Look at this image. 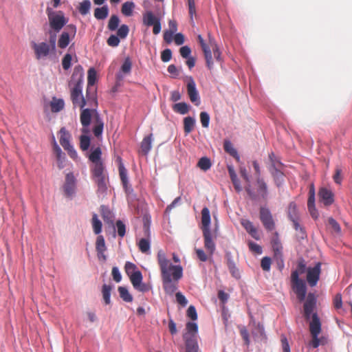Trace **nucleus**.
<instances>
[{"label":"nucleus","instance_id":"obj_12","mask_svg":"<svg viewBox=\"0 0 352 352\" xmlns=\"http://www.w3.org/2000/svg\"><path fill=\"white\" fill-rule=\"evenodd\" d=\"M76 178L72 173H67L65 177V182L63 185L65 195L72 197L76 191Z\"/></svg>","mask_w":352,"mask_h":352},{"label":"nucleus","instance_id":"obj_26","mask_svg":"<svg viewBox=\"0 0 352 352\" xmlns=\"http://www.w3.org/2000/svg\"><path fill=\"white\" fill-rule=\"evenodd\" d=\"M86 104L98 107L97 91L96 88H87L86 90Z\"/></svg>","mask_w":352,"mask_h":352},{"label":"nucleus","instance_id":"obj_17","mask_svg":"<svg viewBox=\"0 0 352 352\" xmlns=\"http://www.w3.org/2000/svg\"><path fill=\"white\" fill-rule=\"evenodd\" d=\"M102 151L100 147L96 148L94 150L91 151L89 156V160L92 162V166L91 168H105L104 163L101 160Z\"/></svg>","mask_w":352,"mask_h":352},{"label":"nucleus","instance_id":"obj_1","mask_svg":"<svg viewBox=\"0 0 352 352\" xmlns=\"http://www.w3.org/2000/svg\"><path fill=\"white\" fill-rule=\"evenodd\" d=\"M157 259L161 271L163 289L166 294L171 296L177 289L178 281L183 276V269L180 265H173L162 250L158 251Z\"/></svg>","mask_w":352,"mask_h":352},{"label":"nucleus","instance_id":"obj_16","mask_svg":"<svg viewBox=\"0 0 352 352\" xmlns=\"http://www.w3.org/2000/svg\"><path fill=\"white\" fill-rule=\"evenodd\" d=\"M318 197L320 202L324 206H329L334 201V195L333 192L327 188H321L318 191Z\"/></svg>","mask_w":352,"mask_h":352},{"label":"nucleus","instance_id":"obj_24","mask_svg":"<svg viewBox=\"0 0 352 352\" xmlns=\"http://www.w3.org/2000/svg\"><path fill=\"white\" fill-rule=\"evenodd\" d=\"M242 226L245 230L256 240L260 239V236L257 229L254 226L253 223L248 219H242L241 221Z\"/></svg>","mask_w":352,"mask_h":352},{"label":"nucleus","instance_id":"obj_19","mask_svg":"<svg viewBox=\"0 0 352 352\" xmlns=\"http://www.w3.org/2000/svg\"><path fill=\"white\" fill-rule=\"evenodd\" d=\"M187 91L190 101L198 106L200 104L199 96L196 89L195 83L192 78L187 85Z\"/></svg>","mask_w":352,"mask_h":352},{"label":"nucleus","instance_id":"obj_57","mask_svg":"<svg viewBox=\"0 0 352 352\" xmlns=\"http://www.w3.org/2000/svg\"><path fill=\"white\" fill-rule=\"evenodd\" d=\"M328 223L336 233L340 234L341 232V228L339 223L333 218H329Z\"/></svg>","mask_w":352,"mask_h":352},{"label":"nucleus","instance_id":"obj_39","mask_svg":"<svg viewBox=\"0 0 352 352\" xmlns=\"http://www.w3.org/2000/svg\"><path fill=\"white\" fill-rule=\"evenodd\" d=\"M256 184L258 186V190L261 193L263 198H265L267 195V187L266 183L261 177H257Z\"/></svg>","mask_w":352,"mask_h":352},{"label":"nucleus","instance_id":"obj_46","mask_svg":"<svg viewBox=\"0 0 352 352\" xmlns=\"http://www.w3.org/2000/svg\"><path fill=\"white\" fill-rule=\"evenodd\" d=\"M186 352H198V344L195 340L192 338L186 340Z\"/></svg>","mask_w":352,"mask_h":352},{"label":"nucleus","instance_id":"obj_2","mask_svg":"<svg viewBox=\"0 0 352 352\" xmlns=\"http://www.w3.org/2000/svg\"><path fill=\"white\" fill-rule=\"evenodd\" d=\"M91 119H93L94 124L93 133L97 138H100L103 132L104 122L95 109H84L81 111L80 115V121L82 126L81 131L83 135H86L90 133L89 125Z\"/></svg>","mask_w":352,"mask_h":352},{"label":"nucleus","instance_id":"obj_60","mask_svg":"<svg viewBox=\"0 0 352 352\" xmlns=\"http://www.w3.org/2000/svg\"><path fill=\"white\" fill-rule=\"evenodd\" d=\"M271 259L267 256H265L262 258L261 266L264 271H269L271 266Z\"/></svg>","mask_w":352,"mask_h":352},{"label":"nucleus","instance_id":"obj_38","mask_svg":"<svg viewBox=\"0 0 352 352\" xmlns=\"http://www.w3.org/2000/svg\"><path fill=\"white\" fill-rule=\"evenodd\" d=\"M274 179L278 186H280L283 182V173L280 170V168L272 169L270 170Z\"/></svg>","mask_w":352,"mask_h":352},{"label":"nucleus","instance_id":"obj_3","mask_svg":"<svg viewBox=\"0 0 352 352\" xmlns=\"http://www.w3.org/2000/svg\"><path fill=\"white\" fill-rule=\"evenodd\" d=\"M83 69L80 65L75 67L69 85H74L71 89L70 98L74 107H79L82 110L86 105V100L82 96Z\"/></svg>","mask_w":352,"mask_h":352},{"label":"nucleus","instance_id":"obj_8","mask_svg":"<svg viewBox=\"0 0 352 352\" xmlns=\"http://www.w3.org/2000/svg\"><path fill=\"white\" fill-rule=\"evenodd\" d=\"M287 214L289 219L293 222L294 229L299 232V236L301 239L305 238L306 233L299 223V213L296 203H289L287 208Z\"/></svg>","mask_w":352,"mask_h":352},{"label":"nucleus","instance_id":"obj_56","mask_svg":"<svg viewBox=\"0 0 352 352\" xmlns=\"http://www.w3.org/2000/svg\"><path fill=\"white\" fill-rule=\"evenodd\" d=\"M200 120L202 124V126L204 128H207L209 126L210 122V116L208 113L205 111H202L200 113Z\"/></svg>","mask_w":352,"mask_h":352},{"label":"nucleus","instance_id":"obj_45","mask_svg":"<svg viewBox=\"0 0 352 352\" xmlns=\"http://www.w3.org/2000/svg\"><path fill=\"white\" fill-rule=\"evenodd\" d=\"M118 292L120 298L125 302H130L133 300V297L129 292L128 289L124 287H119Z\"/></svg>","mask_w":352,"mask_h":352},{"label":"nucleus","instance_id":"obj_55","mask_svg":"<svg viewBox=\"0 0 352 352\" xmlns=\"http://www.w3.org/2000/svg\"><path fill=\"white\" fill-rule=\"evenodd\" d=\"M129 32L128 25H122L117 31V36L121 38H124L127 36Z\"/></svg>","mask_w":352,"mask_h":352},{"label":"nucleus","instance_id":"obj_42","mask_svg":"<svg viewBox=\"0 0 352 352\" xmlns=\"http://www.w3.org/2000/svg\"><path fill=\"white\" fill-rule=\"evenodd\" d=\"M173 109L174 111H175L177 113L184 115L188 112L189 107L185 102H179V103L175 104L173 106Z\"/></svg>","mask_w":352,"mask_h":352},{"label":"nucleus","instance_id":"obj_21","mask_svg":"<svg viewBox=\"0 0 352 352\" xmlns=\"http://www.w3.org/2000/svg\"><path fill=\"white\" fill-rule=\"evenodd\" d=\"M96 250L97 252L98 257L99 259H102L103 261L107 260V256L104 254V252L107 250L105 241L103 236L99 235L98 236L96 241Z\"/></svg>","mask_w":352,"mask_h":352},{"label":"nucleus","instance_id":"obj_49","mask_svg":"<svg viewBox=\"0 0 352 352\" xmlns=\"http://www.w3.org/2000/svg\"><path fill=\"white\" fill-rule=\"evenodd\" d=\"M223 148L226 153H229L232 157L238 156L236 150L233 147L232 144L229 140L224 141Z\"/></svg>","mask_w":352,"mask_h":352},{"label":"nucleus","instance_id":"obj_58","mask_svg":"<svg viewBox=\"0 0 352 352\" xmlns=\"http://www.w3.org/2000/svg\"><path fill=\"white\" fill-rule=\"evenodd\" d=\"M125 272L126 274L130 277L133 273L137 272L136 266L135 264L131 262H126L124 266Z\"/></svg>","mask_w":352,"mask_h":352},{"label":"nucleus","instance_id":"obj_36","mask_svg":"<svg viewBox=\"0 0 352 352\" xmlns=\"http://www.w3.org/2000/svg\"><path fill=\"white\" fill-rule=\"evenodd\" d=\"M311 340L309 342V345L316 349L320 345H324L326 343V340L324 337L318 338L319 334H311Z\"/></svg>","mask_w":352,"mask_h":352},{"label":"nucleus","instance_id":"obj_48","mask_svg":"<svg viewBox=\"0 0 352 352\" xmlns=\"http://www.w3.org/2000/svg\"><path fill=\"white\" fill-rule=\"evenodd\" d=\"M209 36H210V47H212L214 56L217 60H220L221 52L218 48V46L215 42V40L211 36V34H209Z\"/></svg>","mask_w":352,"mask_h":352},{"label":"nucleus","instance_id":"obj_5","mask_svg":"<svg viewBox=\"0 0 352 352\" xmlns=\"http://www.w3.org/2000/svg\"><path fill=\"white\" fill-rule=\"evenodd\" d=\"M49 41L35 43L32 42V47L34 50L35 57L37 60L45 58L53 53L56 50V34L49 31Z\"/></svg>","mask_w":352,"mask_h":352},{"label":"nucleus","instance_id":"obj_33","mask_svg":"<svg viewBox=\"0 0 352 352\" xmlns=\"http://www.w3.org/2000/svg\"><path fill=\"white\" fill-rule=\"evenodd\" d=\"M100 212L103 220L107 223L113 224V214L111 212L104 206L100 207Z\"/></svg>","mask_w":352,"mask_h":352},{"label":"nucleus","instance_id":"obj_43","mask_svg":"<svg viewBox=\"0 0 352 352\" xmlns=\"http://www.w3.org/2000/svg\"><path fill=\"white\" fill-rule=\"evenodd\" d=\"M91 222L94 232L99 234L102 231V222L98 219L96 214H93Z\"/></svg>","mask_w":352,"mask_h":352},{"label":"nucleus","instance_id":"obj_9","mask_svg":"<svg viewBox=\"0 0 352 352\" xmlns=\"http://www.w3.org/2000/svg\"><path fill=\"white\" fill-rule=\"evenodd\" d=\"M59 134V142L60 145L72 158H76L77 157V153L74 146L70 144L71 134L65 127H62L60 129Z\"/></svg>","mask_w":352,"mask_h":352},{"label":"nucleus","instance_id":"obj_11","mask_svg":"<svg viewBox=\"0 0 352 352\" xmlns=\"http://www.w3.org/2000/svg\"><path fill=\"white\" fill-rule=\"evenodd\" d=\"M321 272V263H317L314 267H309L307 270V281L310 287H315L319 279Z\"/></svg>","mask_w":352,"mask_h":352},{"label":"nucleus","instance_id":"obj_27","mask_svg":"<svg viewBox=\"0 0 352 352\" xmlns=\"http://www.w3.org/2000/svg\"><path fill=\"white\" fill-rule=\"evenodd\" d=\"M160 19L156 16L151 11H146L142 15V22L146 26H152L153 24L158 21Z\"/></svg>","mask_w":352,"mask_h":352},{"label":"nucleus","instance_id":"obj_52","mask_svg":"<svg viewBox=\"0 0 352 352\" xmlns=\"http://www.w3.org/2000/svg\"><path fill=\"white\" fill-rule=\"evenodd\" d=\"M116 226L117 228V232H118V236L120 238H123L126 234L125 224L121 220H118L116 223Z\"/></svg>","mask_w":352,"mask_h":352},{"label":"nucleus","instance_id":"obj_44","mask_svg":"<svg viewBox=\"0 0 352 352\" xmlns=\"http://www.w3.org/2000/svg\"><path fill=\"white\" fill-rule=\"evenodd\" d=\"M211 166L210 160L206 157L200 158L197 163V166L204 171L209 170Z\"/></svg>","mask_w":352,"mask_h":352},{"label":"nucleus","instance_id":"obj_20","mask_svg":"<svg viewBox=\"0 0 352 352\" xmlns=\"http://www.w3.org/2000/svg\"><path fill=\"white\" fill-rule=\"evenodd\" d=\"M203 236L204 240V248L208 252L209 256H212L215 251L216 245L212 239L211 232H203Z\"/></svg>","mask_w":352,"mask_h":352},{"label":"nucleus","instance_id":"obj_28","mask_svg":"<svg viewBox=\"0 0 352 352\" xmlns=\"http://www.w3.org/2000/svg\"><path fill=\"white\" fill-rule=\"evenodd\" d=\"M307 208L311 217L314 218V219H318L319 214L315 206V195H309L307 201Z\"/></svg>","mask_w":352,"mask_h":352},{"label":"nucleus","instance_id":"obj_47","mask_svg":"<svg viewBox=\"0 0 352 352\" xmlns=\"http://www.w3.org/2000/svg\"><path fill=\"white\" fill-rule=\"evenodd\" d=\"M134 7L135 5L133 2H125L122 6V13L125 16H129L132 14Z\"/></svg>","mask_w":352,"mask_h":352},{"label":"nucleus","instance_id":"obj_25","mask_svg":"<svg viewBox=\"0 0 352 352\" xmlns=\"http://www.w3.org/2000/svg\"><path fill=\"white\" fill-rule=\"evenodd\" d=\"M210 34L208 33V35ZM204 53L205 59L206 61V65L209 69H212L213 67L212 56V47L210 45V36H208V43L201 47Z\"/></svg>","mask_w":352,"mask_h":352},{"label":"nucleus","instance_id":"obj_37","mask_svg":"<svg viewBox=\"0 0 352 352\" xmlns=\"http://www.w3.org/2000/svg\"><path fill=\"white\" fill-rule=\"evenodd\" d=\"M269 161L270 170L278 168H281L283 166L282 163L279 161V160L276 157V156L273 152L269 154Z\"/></svg>","mask_w":352,"mask_h":352},{"label":"nucleus","instance_id":"obj_30","mask_svg":"<svg viewBox=\"0 0 352 352\" xmlns=\"http://www.w3.org/2000/svg\"><path fill=\"white\" fill-rule=\"evenodd\" d=\"M151 143H152V134H150L148 136L144 138L141 142V152L144 155H147L150 150L151 149Z\"/></svg>","mask_w":352,"mask_h":352},{"label":"nucleus","instance_id":"obj_53","mask_svg":"<svg viewBox=\"0 0 352 352\" xmlns=\"http://www.w3.org/2000/svg\"><path fill=\"white\" fill-rule=\"evenodd\" d=\"M90 7V1L89 0H84L80 3L79 12L82 15H85L89 12Z\"/></svg>","mask_w":352,"mask_h":352},{"label":"nucleus","instance_id":"obj_22","mask_svg":"<svg viewBox=\"0 0 352 352\" xmlns=\"http://www.w3.org/2000/svg\"><path fill=\"white\" fill-rule=\"evenodd\" d=\"M311 320L309 322V331L311 334H320L321 333V322L317 314L314 313L311 316Z\"/></svg>","mask_w":352,"mask_h":352},{"label":"nucleus","instance_id":"obj_51","mask_svg":"<svg viewBox=\"0 0 352 352\" xmlns=\"http://www.w3.org/2000/svg\"><path fill=\"white\" fill-rule=\"evenodd\" d=\"M90 146V138L86 135L80 137V147L82 151H87Z\"/></svg>","mask_w":352,"mask_h":352},{"label":"nucleus","instance_id":"obj_35","mask_svg":"<svg viewBox=\"0 0 352 352\" xmlns=\"http://www.w3.org/2000/svg\"><path fill=\"white\" fill-rule=\"evenodd\" d=\"M109 10L107 6L97 8L94 10V16L98 20H103L108 16Z\"/></svg>","mask_w":352,"mask_h":352},{"label":"nucleus","instance_id":"obj_62","mask_svg":"<svg viewBox=\"0 0 352 352\" xmlns=\"http://www.w3.org/2000/svg\"><path fill=\"white\" fill-rule=\"evenodd\" d=\"M175 297L178 304L181 305L182 307H186L187 305L188 300L181 292H177L175 294Z\"/></svg>","mask_w":352,"mask_h":352},{"label":"nucleus","instance_id":"obj_63","mask_svg":"<svg viewBox=\"0 0 352 352\" xmlns=\"http://www.w3.org/2000/svg\"><path fill=\"white\" fill-rule=\"evenodd\" d=\"M172 58V52L170 49H166L162 52L161 59L163 62H168Z\"/></svg>","mask_w":352,"mask_h":352},{"label":"nucleus","instance_id":"obj_64","mask_svg":"<svg viewBox=\"0 0 352 352\" xmlns=\"http://www.w3.org/2000/svg\"><path fill=\"white\" fill-rule=\"evenodd\" d=\"M131 66H132V63H131V60L129 58H126L124 60V61L121 67V70L124 73H126V74L129 73L131 69Z\"/></svg>","mask_w":352,"mask_h":352},{"label":"nucleus","instance_id":"obj_4","mask_svg":"<svg viewBox=\"0 0 352 352\" xmlns=\"http://www.w3.org/2000/svg\"><path fill=\"white\" fill-rule=\"evenodd\" d=\"M307 268L305 260L300 258L298 261L296 270L291 274L292 287L300 302L305 299L307 287L305 282L300 279L299 276L307 272Z\"/></svg>","mask_w":352,"mask_h":352},{"label":"nucleus","instance_id":"obj_14","mask_svg":"<svg viewBox=\"0 0 352 352\" xmlns=\"http://www.w3.org/2000/svg\"><path fill=\"white\" fill-rule=\"evenodd\" d=\"M316 298L314 294L309 293L304 304V316L307 320L310 319L316 308Z\"/></svg>","mask_w":352,"mask_h":352},{"label":"nucleus","instance_id":"obj_59","mask_svg":"<svg viewBox=\"0 0 352 352\" xmlns=\"http://www.w3.org/2000/svg\"><path fill=\"white\" fill-rule=\"evenodd\" d=\"M107 43L111 47H117L120 43V39L118 36L112 34L108 38Z\"/></svg>","mask_w":352,"mask_h":352},{"label":"nucleus","instance_id":"obj_29","mask_svg":"<svg viewBox=\"0 0 352 352\" xmlns=\"http://www.w3.org/2000/svg\"><path fill=\"white\" fill-rule=\"evenodd\" d=\"M65 106V102L63 99L56 98V97H53L52 100L50 102L51 111L53 113H58L63 109Z\"/></svg>","mask_w":352,"mask_h":352},{"label":"nucleus","instance_id":"obj_18","mask_svg":"<svg viewBox=\"0 0 352 352\" xmlns=\"http://www.w3.org/2000/svg\"><path fill=\"white\" fill-rule=\"evenodd\" d=\"M274 256L276 259H280L283 263V246L277 232H275L271 241Z\"/></svg>","mask_w":352,"mask_h":352},{"label":"nucleus","instance_id":"obj_54","mask_svg":"<svg viewBox=\"0 0 352 352\" xmlns=\"http://www.w3.org/2000/svg\"><path fill=\"white\" fill-rule=\"evenodd\" d=\"M72 56L70 54H66L62 60L63 68L67 70L71 67Z\"/></svg>","mask_w":352,"mask_h":352},{"label":"nucleus","instance_id":"obj_50","mask_svg":"<svg viewBox=\"0 0 352 352\" xmlns=\"http://www.w3.org/2000/svg\"><path fill=\"white\" fill-rule=\"evenodd\" d=\"M119 23H120V19H119L118 16L116 15H112L110 17L109 23H108L109 30L111 31L116 30L119 25Z\"/></svg>","mask_w":352,"mask_h":352},{"label":"nucleus","instance_id":"obj_31","mask_svg":"<svg viewBox=\"0 0 352 352\" xmlns=\"http://www.w3.org/2000/svg\"><path fill=\"white\" fill-rule=\"evenodd\" d=\"M195 126V119L190 116L186 117L184 119V131L187 135L192 132Z\"/></svg>","mask_w":352,"mask_h":352},{"label":"nucleus","instance_id":"obj_13","mask_svg":"<svg viewBox=\"0 0 352 352\" xmlns=\"http://www.w3.org/2000/svg\"><path fill=\"white\" fill-rule=\"evenodd\" d=\"M130 280L133 287L142 292H146L149 291L150 287L142 283V275L140 271L138 270L137 272L133 273L131 276L129 277Z\"/></svg>","mask_w":352,"mask_h":352},{"label":"nucleus","instance_id":"obj_6","mask_svg":"<svg viewBox=\"0 0 352 352\" xmlns=\"http://www.w3.org/2000/svg\"><path fill=\"white\" fill-rule=\"evenodd\" d=\"M92 179L97 186V194L104 195L107 190L109 176L105 168H91Z\"/></svg>","mask_w":352,"mask_h":352},{"label":"nucleus","instance_id":"obj_34","mask_svg":"<svg viewBox=\"0 0 352 352\" xmlns=\"http://www.w3.org/2000/svg\"><path fill=\"white\" fill-rule=\"evenodd\" d=\"M97 80V73L94 68L88 70L87 87V88H95L94 85Z\"/></svg>","mask_w":352,"mask_h":352},{"label":"nucleus","instance_id":"obj_10","mask_svg":"<svg viewBox=\"0 0 352 352\" xmlns=\"http://www.w3.org/2000/svg\"><path fill=\"white\" fill-rule=\"evenodd\" d=\"M260 220L267 231L275 230L276 223L270 210L265 207H261L259 210Z\"/></svg>","mask_w":352,"mask_h":352},{"label":"nucleus","instance_id":"obj_23","mask_svg":"<svg viewBox=\"0 0 352 352\" xmlns=\"http://www.w3.org/2000/svg\"><path fill=\"white\" fill-rule=\"evenodd\" d=\"M210 226V210L207 207H204L201 210V227L202 232H211Z\"/></svg>","mask_w":352,"mask_h":352},{"label":"nucleus","instance_id":"obj_32","mask_svg":"<svg viewBox=\"0 0 352 352\" xmlns=\"http://www.w3.org/2000/svg\"><path fill=\"white\" fill-rule=\"evenodd\" d=\"M119 160L120 161L118 167L120 177L124 188H126L128 184L127 170L125 168L123 164L121 162V158H119Z\"/></svg>","mask_w":352,"mask_h":352},{"label":"nucleus","instance_id":"obj_40","mask_svg":"<svg viewBox=\"0 0 352 352\" xmlns=\"http://www.w3.org/2000/svg\"><path fill=\"white\" fill-rule=\"evenodd\" d=\"M140 251L144 254H148L151 248V243L147 239H141L138 243Z\"/></svg>","mask_w":352,"mask_h":352},{"label":"nucleus","instance_id":"obj_7","mask_svg":"<svg viewBox=\"0 0 352 352\" xmlns=\"http://www.w3.org/2000/svg\"><path fill=\"white\" fill-rule=\"evenodd\" d=\"M46 11L48 16L50 26L51 28L50 31H52L55 34L60 32V30L67 23V21L63 14L62 12L56 14L52 12L51 9L49 8H47Z\"/></svg>","mask_w":352,"mask_h":352},{"label":"nucleus","instance_id":"obj_41","mask_svg":"<svg viewBox=\"0 0 352 352\" xmlns=\"http://www.w3.org/2000/svg\"><path fill=\"white\" fill-rule=\"evenodd\" d=\"M111 289L112 287L109 285L104 284L102 285V297L106 305H109L111 303L110 296Z\"/></svg>","mask_w":352,"mask_h":352},{"label":"nucleus","instance_id":"obj_61","mask_svg":"<svg viewBox=\"0 0 352 352\" xmlns=\"http://www.w3.org/2000/svg\"><path fill=\"white\" fill-rule=\"evenodd\" d=\"M342 169L339 167H336L335 170V174L333 175V179L334 182L338 184H340L342 181Z\"/></svg>","mask_w":352,"mask_h":352},{"label":"nucleus","instance_id":"obj_15","mask_svg":"<svg viewBox=\"0 0 352 352\" xmlns=\"http://www.w3.org/2000/svg\"><path fill=\"white\" fill-rule=\"evenodd\" d=\"M67 28L69 32H63L60 34L59 39L58 41V46L61 48H65L69 43V34H72L74 36L76 32V28L74 25H69Z\"/></svg>","mask_w":352,"mask_h":352}]
</instances>
